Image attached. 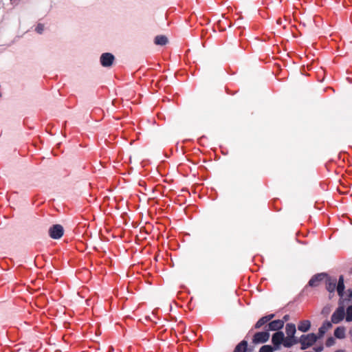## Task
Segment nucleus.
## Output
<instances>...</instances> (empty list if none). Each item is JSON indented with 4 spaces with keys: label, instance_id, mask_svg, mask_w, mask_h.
<instances>
[{
    "label": "nucleus",
    "instance_id": "obj_9",
    "mask_svg": "<svg viewBox=\"0 0 352 352\" xmlns=\"http://www.w3.org/2000/svg\"><path fill=\"white\" fill-rule=\"evenodd\" d=\"M284 326V321L282 320H275L270 322L266 327L267 331H278Z\"/></svg>",
    "mask_w": 352,
    "mask_h": 352
},
{
    "label": "nucleus",
    "instance_id": "obj_18",
    "mask_svg": "<svg viewBox=\"0 0 352 352\" xmlns=\"http://www.w3.org/2000/svg\"><path fill=\"white\" fill-rule=\"evenodd\" d=\"M154 43L157 45H165L168 43V38L164 35H158L155 36Z\"/></svg>",
    "mask_w": 352,
    "mask_h": 352
},
{
    "label": "nucleus",
    "instance_id": "obj_27",
    "mask_svg": "<svg viewBox=\"0 0 352 352\" xmlns=\"http://www.w3.org/2000/svg\"><path fill=\"white\" fill-rule=\"evenodd\" d=\"M335 352H345L344 350H337Z\"/></svg>",
    "mask_w": 352,
    "mask_h": 352
},
{
    "label": "nucleus",
    "instance_id": "obj_25",
    "mask_svg": "<svg viewBox=\"0 0 352 352\" xmlns=\"http://www.w3.org/2000/svg\"><path fill=\"white\" fill-rule=\"evenodd\" d=\"M289 315H285V316H283V320L284 322H285V321H287V320H289Z\"/></svg>",
    "mask_w": 352,
    "mask_h": 352
},
{
    "label": "nucleus",
    "instance_id": "obj_12",
    "mask_svg": "<svg viewBox=\"0 0 352 352\" xmlns=\"http://www.w3.org/2000/svg\"><path fill=\"white\" fill-rule=\"evenodd\" d=\"M352 302V290L348 289L346 292L345 296L342 297V298H340L339 304L345 306L346 304Z\"/></svg>",
    "mask_w": 352,
    "mask_h": 352
},
{
    "label": "nucleus",
    "instance_id": "obj_22",
    "mask_svg": "<svg viewBox=\"0 0 352 352\" xmlns=\"http://www.w3.org/2000/svg\"><path fill=\"white\" fill-rule=\"evenodd\" d=\"M335 342H336L335 339L333 337H329L326 340L325 344L327 347H330V346H333L335 344Z\"/></svg>",
    "mask_w": 352,
    "mask_h": 352
},
{
    "label": "nucleus",
    "instance_id": "obj_14",
    "mask_svg": "<svg viewBox=\"0 0 352 352\" xmlns=\"http://www.w3.org/2000/svg\"><path fill=\"white\" fill-rule=\"evenodd\" d=\"M311 327V322L309 320H302L300 322L298 329L302 332H307L309 331Z\"/></svg>",
    "mask_w": 352,
    "mask_h": 352
},
{
    "label": "nucleus",
    "instance_id": "obj_15",
    "mask_svg": "<svg viewBox=\"0 0 352 352\" xmlns=\"http://www.w3.org/2000/svg\"><path fill=\"white\" fill-rule=\"evenodd\" d=\"M285 331L287 336L295 337L296 329L294 324L287 323L285 327Z\"/></svg>",
    "mask_w": 352,
    "mask_h": 352
},
{
    "label": "nucleus",
    "instance_id": "obj_4",
    "mask_svg": "<svg viewBox=\"0 0 352 352\" xmlns=\"http://www.w3.org/2000/svg\"><path fill=\"white\" fill-rule=\"evenodd\" d=\"M270 338V333L266 330L265 331H261L256 333L252 338V342L255 344L259 343H265Z\"/></svg>",
    "mask_w": 352,
    "mask_h": 352
},
{
    "label": "nucleus",
    "instance_id": "obj_10",
    "mask_svg": "<svg viewBox=\"0 0 352 352\" xmlns=\"http://www.w3.org/2000/svg\"><path fill=\"white\" fill-rule=\"evenodd\" d=\"M344 276L343 275H340L339 276L338 280H337L336 289L337 290L338 294L341 298H342L344 296Z\"/></svg>",
    "mask_w": 352,
    "mask_h": 352
},
{
    "label": "nucleus",
    "instance_id": "obj_17",
    "mask_svg": "<svg viewBox=\"0 0 352 352\" xmlns=\"http://www.w3.org/2000/svg\"><path fill=\"white\" fill-rule=\"evenodd\" d=\"M345 331L344 327H338L334 331V336L338 339H344L345 338Z\"/></svg>",
    "mask_w": 352,
    "mask_h": 352
},
{
    "label": "nucleus",
    "instance_id": "obj_13",
    "mask_svg": "<svg viewBox=\"0 0 352 352\" xmlns=\"http://www.w3.org/2000/svg\"><path fill=\"white\" fill-rule=\"evenodd\" d=\"M331 327H332V324H331V323L330 322L325 321L322 324V325L318 329V338H322L324 336V334L325 333V332L329 329H330Z\"/></svg>",
    "mask_w": 352,
    "mask_h": 352
},
{
    "label": "nucleus",
    "instance_id": "obj_8",
    "mask_svg": "<svg viewBox=\"0 0 352 352\" xmlns=\"http://www.w3.org/2000/svg\"><path fill=\"white\" fill-rule=\"evenodd\" d=\"M325 286L326 289L331 294L334 293L337 284V278L335 277H331L327 275V277H325Z\"/></svg>",
    "mask_w": 352,
    "mask_h": 352
},
{
    "label": "nucleus",
    "instance_id": "obj_7",
    "mask_svg": "<svg viewBox=\"0 0 352 352\" xmlns=\"http://www.w3.org/2000/svg\"><path fill=\"white\" fill-rule=\"evenodd\" d=\"M325 277H327V274L326 273L317 274L311 277L308 283V285L312 287H318L320 282L325 278Z\"/></svg>",
    "mask_w": 352,
    "mask_h": 352
},
{
    "label": "nucleus",
    "instance_id": "obj_23",
    "mask_svg": "<svg viewBox=\"0 0 352 352\" xmlns=\"http://www.w3.org/2000/svg\"><path fill=\"white\" fill-rule=\"evenodd\" d=\"M43 30H44V25L43 24H41V23L38 24L36 28V31L38 34H42Z\"/></svg>",
    "mask_w": 352,
    "mask_h": 352
},
{
    "label": "nucleus",
    "instance_id": "obj_21",
    "mask_svg": "<svg viewBox=\"0 0 352 352\" xmlns=\"http://www.w3.org/2000/svg\"><path fill=\"white\" fill-rule=\"evenodd\" d=\"M274 349L270 345H264L261 347L259 352H273Z\"/></svg>",
    "mask_w": 352,
    "mask_h": 352
},
{
    "label": "nucleus",
    "instance_id": "obj_1",
    "mask_svg": "<svg viewBox=\"0 0 352 352\" xmlns=\"http://www.w3.org/2000/svg\"><path fill=\"white\" fill-rule=\"evenodd\" d=\"M318 338V336L314 333L302 335L299 340L301 344L300 349L302 350L307 349L312 346L317 341Z\"/></svg>",
    "mask_w": 352,
    "mask_h": 352
},
{
    "label": "nucleus",
    "instance_id": "obj_6",
    "mask_svg": "<svg viewBox=\"0 0 352 352\" xmlns=\"http://www.w3.org/2000/svg\"><path fill=\"white\" fill-rule=\"evenodd\" d=\"M284 340V333L282 331H277L273 334L272 338V342L274 346V349L278 350L280 349V344L283 343Z\"/></svg>",
    "mask_w": 352,
    "mask_h": 352
},
{
    "label": "nucleus",
    "instance_id": "obj_16",
    "mask_svg": "<svg viewBox=\"0 0 352 352\" xmlns=\"http://www.w3.org/2000/svg\"><path fill=\"white\" fill-rule=\"evenodd\" d=\"M298 340L295 338V337L287 336V338L284 337V340L283 341V344L285 347H291L294 344H296Z\"/></svg>",
    "mask_w": 352,
    "mask_h": 352
},
{
    "label": "nucleus",
    "instance_id": "obj_19",
    "mask_svg": "<svg viewBox=\"0 0 352 352\" xmlns=\"http://www.w3.org/2000/svg\"><path fill=\"white\" fill-rule=\"evenodd\" d=\"M248 342L246 340H242L236 346L234 352H246Z\"/></svg>",
    "mask_w": 352,
    "mask_h": 352
},
{
    "label": "nucleus",
    "instance_id": "obj_26",
    "mask_svg": "<svg viewBox=\"0 0 352 352\" xmlns=\"http://www.w3.org/2000/svg\"><path fill=\"white\" fill-rule=\"evenodd\" d=\"M113 346H110V347H109V351H108V352H113Z\"/></svg>",
    "mask_w": 352,
    "mask_h": 352
},
{
    "label": "nucleus",
    "instance_id": "obj_20",
    "mask_svg": "<svg viewBox=\"0 0 352 352\" xmlns=\"http://www.w3.org/2000/svg\"><path fill=\"white\" fill-rule=\"evenodd\" d=\"M345 318L346 322H352V305L346 308Z\"/></svg>",
    "mask_w": 352,
    "mask_h": 352
},
{
    "label": "nucleus",
    "instance_id": "obj_11",
    "mask_svg": "<svg viewBox=\"0 0 352 352\" xmlns=\"http://www.w3.org/2000/svg\"><path fill=\"white\" fill-rule=\"evenodd\" d=\"M274 317V314H272L261 318L254 324V328L256 329H260L262 326L271 320Z\"/></svg>",
    "mask_w": 352,
    "mask_h": 352
},
{
    "label": "nucleus",
    "instance_id": "obj_24",
    "mask_svg": "<svg viewBox=\"0 0 352 352\" xmlns=\"http://www.w3.org/2000/svg\"><path fill=\"white\" fill-rule=\"evenodd\" d=\"M316 352H320L323 350V346H318V347H315L314 349Z\"/></svg>",
    "mask_w": 352,
    "mask_h": 352
},
{
    "label": "nucleus",
    "instance_id": "obj_5",
    "mask_svg": "<svg viewBox=\"0 0 352 352\" xmlns=\"http://www.w3.org/2000/svg\"><path fill=\"white\" fill-rule=\"evenodd\" d=\"M115 60L114 56L109 52L102 54L100 61L101 65L104 67H111Z\"/></svg>",
    "mask_w": 352,
    "mask_h": 352
},
{
    "label": "nucleus",
    "instance_id": "obj_3",
    "mask_svg": "<svg viewBox=\"0 0 352 352\" xmlns=\"http://www.w3.org/2000/svg\"><path fill=\"white\" fill-rule=\"evenodd\" d=\"M64 233L63 228L60 224L53 225L49 229V234L54 239H58L62 237Z\"/></svg>",
    "mask_w": 352,
    "mask_h": 352
},
{
    "label": "nucleus",
    "instance_id": "obj_2",
    "mask_svg": "<svg viewBox=\"0 0 352 352\" xmlns=\"http://www.w3.org/2000/svg\"><path fill=\"white\" fill-rule=\"evenodd\" d=\"M344 307L345 306L339 304L338 307L336 309V310L333 313L331 316V322L334 324H338L344 319L345 316Z\"/></svg>",
    "mask_w": 352,
    "mask_h": 352
}]
</instances>
